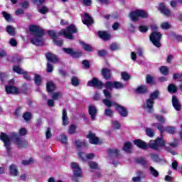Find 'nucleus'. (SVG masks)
I'll return each instance as SVG.
<instances>
[{"instance_id":"obj_1","label":"nucleus","mask_w":182,"mask_h":182,"mask_svg":"<svg viewBox=\"0 0 182 182\" xmlns=\"http://www.w3.org/2000/svg\"><path fill=\"white\" fill-rule=\"evenodd\" d=\"M28 31L33 36L31 39V43L36 46H43L45 45V40L43 39L45 31L42 28L37 25H31Z\"/></svg>"},{"instance_id":"obj_2","label":"nucleus","mask_w":182,"mask_h":182,"mask_svg":"<svg viewBox=\"0 0 182 182\" xmlns=\"http://www.w3.org/2000/svg\"><path fill=\"white\" fill-rule=\"evenodd\" d=\"M134 144L141 149L142 150H147V149H151L156 151H160V147L164 146V141L162 139L156 138L155 140H151L149 144L141 139L134 140Z\"/></svg>"},{"instance_id":"obj_3","label":"nucleus","mask_w":182,"mask_h":182,"mask_svg":"<svg viewBox=\"0 0 182 182\" xmlns=\"http://www.w3.org/2000/svg\"><path fill=\"white\" fill-rule=\"evenodd\" d=\"M87 86L94 87V89L101 90L103 87L112 90L114 87V82L112 81H107L105 83L100 81L97 77H92L91 80L87 81Z\"/></svg>"},{"instance_id":"obj_4","label":"nucleus","mask_w":182,"mask_h":182,"mask_svg":"<svg viewBox=\"0 0 182 182\" xmlns=\"http://www.w3.org/2000/svg\"><path fill=\"white\" fill-rule=\"evenodd\" d=\"M11 140H14V143L18 149H28L29 147V143H28V141L21 138L16 132L11 133Z\"/></svg>"},{"instance_id":"obj_5","label":"nucleus","mask_w":182,"mask_h":182,"mask_svg":"<svg viewBox=\"0 0 182 182\" xmlns=\"http://www.w3.org/2000/svg\"><path fill=\"white\" fill-rule=\"evenodd\" d=\"M159 96H160V92H159V90H155L150 94L149 98L146 100V104H144L143 107L144 109H146L148 113H153L154 100L159 99Z\"/></svg>"},{"instance_id":"obj_6","label":"nucleus","mask_w":182,"mask_h":182,"mask_svg":"<svg viewBox=\"0 0 182 182\" xmlns=\"http://www.w3.org/2000/svg\"><path fill=\"white\" fill-rule=\"evenodd\" d=\"M129 18L132 21V22H137L139 19H147L149 18V13L142 9H136L132 11L129 14Z\"/></svg>"},{"instance_id":"obj_7","label":"nucleus","mask_w":182,"mask_h":182,"mask_svg":"<svg viewBox=\"0 0 182 182\" xmlns=\"http://www.w3.org/2000/svg\"><path fill=\"white\" fill-rule=\"evenodd\" d=\"M73 33H77V28L74 24H70L66 29H61L59 32V35L64 36L66 39L73 41L75 36Z\"/></svg>"},{"instance_id":"obj_8","label":"nucleus","mask_w":182,"mask_h":182,"mask_svg":"<svg viewBox=\"0 0 182 182\" xmlns=\"http://www.w3.org/2000/svg\"><path fill=\"white\" fill-rule=\"evenodd\" d=\"M0 140L3 141L4 144V147L6 148L8 154H10L11 151H12V146H11V138H9V136H8V134H6V133L5 132H1Z\"/></svg>"},{"instance_id":"obj_9","label":"nucleus","mask_w":182,"mask_h":182,"mask_svg":"<svg viewBox=\"0 0 182 182\" xmlns=\"http://www.w3.org/2000/svg\"><path fill=\"white\" fill-rule=\"evenodd\" d=\"M162 35L160 32L154 31L149 36V39L151 42H152L153 45L156 46V48H161V43H160V40L161 39Z\"/></svg>"},{"instance_id":"obj_10","label":"nucleus","mask_w":182,"mask_h":182,"mask_svg":"<svg viewBox=\"0 0 182 182\" xmlns=\"http://www.w3.org/2000/svg\"><path fill=\"white\" fill-rule=\"evenodd\" d=\"M71 167L73 170L74 177L73 178V181L79 182L78 177H82V168L79 166V164L76 162L71 163Z\"/></svg>"},{"instance_id":"obj_11","label":"nucleus","mask_w":182,"mask_h":182,"mask_svg":"<svg viewBox=\"0 0 182 182\" xmlns=\"http://www.w3.org/2000/svg\"><path fill=\"white\" fill-rule=\"evenodd\" d=\"M63 51L71 56V58H73V59H79V58H81L82 55H83L82 51L74 50L72 48H63Z\"/></svg>"},{"instance_id":"obj_12","label":"nucleus","mask_w":182,"mask_h":182,"mask_svg":"<svg viewBox=\"0 0 182 182\" xmlns=\"http://www.w3.org/2000/svg\"><path fill=\"white\" fill-rule=\"evenodd\" d=\"M46 56V59L48 60V63H59V62H60V60L59 59V58H58V55L54 54L52 52H47L45 54Z\"/></svg>"},{"instance_id":"obj_13","label":"nucleus","mask_w":182,"mask_h":182,"mask_svg":"<svg viewBox=\"0 0 182 182\" xmlns=\"http://www.w3.org/2000/svg\"><path fill=\"white\" fill-rule=\"evenodd\" d=\"M114 109L121 117H127L129 116V110L125 107L120 105V104H117Z\"/></svg>"},{"instance_id":"obj_14","label":"nucleus","mask_w":182,"mask_h":182,"mask_svg":"<svg viewBox=\"0 0 182 182\" xmlns=\"http://www.w3.org/2000/svg\"><path fill=\"white\" fill-rule=\"evenodd\" d=\"M5 90L7 95H19L21 93L19 88L14 85H6Z\"/></svg>"},{"instance_id":"obj_15","label":"nucleus","mask_w":182,"mask_h":182,"mask_svg":"<svg viewBox=\"0 0 182 182\" xmlns=\"http://www.w3.org/2000/svg\"><path fill=\"white\" fill-rule=\"evenodd\" d=\"M97 113H98V110H97V107H96V106L90 105L88 107V114H90L92 122H94V120H96Z\"/></svg>"},{"instance_id":"obj_16","label":"nucleus","mask_w":182,"mask_h":182,"mask_svg":"<svg viewBox=\"0 0 182 182\" xmlns=\"http://www.w3.org/2000/svg\"><path fill=\"white\" fill-rule=\"evenodd\" d=\"M87 139H89V143L90 144H99V141H100L99 137L96 136V134L92 133V132H88Z\"/></svg>"},{"instance_id":"obj_17","label":"nucleus","mask_w":182,"mask_h":182,"mask_svg":"<svg viewBox=\"0 0 182 182\" xmlns=\"http://www.w3.org/2000/svg\"><path fill=\"white\" fill-rule=\"evenodd\" d=\"M158 9L161 12V14L165 15V16H170V15H171V11H170V9L166 7L164 3H159Z\"/></svg>"},{"instance_id":"obj_18","label":"nucleus","mask_w":182,"mask_h":182,"mask_svg":"<svg viewBox=\"0 0 182 182\" xmlns=\"http://www.w3.org/2000/svg\"><path fill=\"white\" fill-rule=\"evenodd\" d=\"M101 75L105 80H110V79H112V70L109 68H102L101 70Z\"/></svg>"},{"instance_id":"obj_19","label":"nucleus","mask_w":182,"mask_h":182,"mask_svg":"<svg viewBox=\"0 0 182 182\" xmlns=\"http://www.w3.org/2000/svg\"><path fill=\"white\" fill-rule=\"evenodd\" d=\"M95 21L92 16H90L87 13H85V18L82 20V23H84V25H87V26H90L91 25H93Z\"/></svg>"},{"instance_id":"obj_20","label":"nucleus","mask_w":182,"mask_h":182,"mask_svg":"<svg viewBox=\"0 0 182 182\" xmlns=\"http://www.w3.org/2000/svg\"><path fill=\"white\" fill-rule=\"evenodd\" d=\"M172 105L175 110H177V112H180V110H181V104H180V101H178L177 97L174 95L172 97Z\"/></svg>"},{"instance_id":"obj_21","label":"nucleus","mask_w":182,"mask_h":182,"mask_svg":"<svg viewBox=\"0 0 182 182\" xmlns=\"http://www.w3.org/2000/svg\"><path fill=\"white\" fill-rule=\"evenodd\" d=\"M147 92H149V88L146 85H141L136 89V93L137 95H145Z\"/></svg>"},{"instance_id":"obj_22","label":"nucleus","mask_w":182,"mask_h":182,"mask_svg":"<svg viewBox=\"0 0 182 182\" xmlns=\"http://www.w3.org/2000/svg\"><path fill=\"white\" fill-rule=\"evenodd\" d=\"M97 36L103 41H109V39H110V34H109L107 31H99L97 32Z\"/></svg>"},{"instance_id":"obj_23","label":"nucleus","mask_w":182,"mask_h":182,"mask_svg":"<svg viewBox=\"0 0 182 182\" xmlns=\"http://www.w3.org/2000/svg\"><path fill=\"white\" fill-rule=\"evenodd\" d=\"M158 139H161L162 141H164V146H160V151H162V149L163 147L164 148V149L166 150V151H168V153H171V154H173L174 156V154H176V151H174L173 150V149H171V147L170 146H166V141H164V139L163 138H160V137H158Z\"/></svg>"},{"instance_id":"obj_24","label":"nucleus","mask_w":182,"mask_h":182,"mask_svg":"<svg viewBox=\"0 0 182 182\" xmlns=\"http://www.w3.org/2000/svg\"><path fill=\"white\" fill-rule=\"evenodd\" d=\"M55 90L56 85H55V83H53V82L50 81L46 83V91L48 92V93H53Z\"/></svg>"},{"instance_id":"obj_25","label":"nucleus","mask_w":182,"mask_h":182,"mask_svg":"<svg viewBox=\"0 0 182 182\" xmlns=\"http://www.w3.org/2000/svg\"><path fill=\"white\" fill-rule=\"evenodd\" d=\"M62 120H63V123H62L63 126H68V124H69V117H68V112L65 109H63Z\"/></svg>"},{"instance_id":"obj_26","label":"nucleus","mask_w":182,"mask_h":182,"mask_svg":"<svg viewBox=\"0 0 182 182\" xmlns=\"http://www.w3.org/2000/svg\"><path fill=\"white\" fill-rule=\"evenodd\" d=\"M74 143L75 144L77 150H79V149H82V147H87V144L85 141H82L80 139H75L74 141Z\"/></svg>"},{"instance_id":"obj_27","label":"nucleus","mask_w":182,"mask_h":182,"mask_svg":"<svg viewBox=\"0 0 182 182\" xmlns=\"http://www.w3.org/2000/svg\"><path fill=\"white\" fill-rule=\"evenodd\" d=\"M9 168L11 176H13V177H16L18 176V168L15 164L10 165Z\"/></svg>"},{"instance_id":"obj_28","label":"nucleus","mask_w":182,"mask_h":182,"mask_svg":"<svg viewBox=\"0 0 182 182\" xmlns=\"http://www.w3.org/2000/svg\"><path fill=\"white\" fill-rule=\"evenodd\" d=\"M135 162L137 164H141V166H143V167H147V164H149V162H147V160L143 156L136 158L135 159Z\"/></svg>"},{"instance_id":"obj_29","label":"nucleus","mask_w":182,"mask_h":182,"mask_svg":"<svg viewBox=\"0 0 182 182\" xmlns=\"http://www.w3.org/2000/svg\"><path fill=\"white\" fill-rule=\"evenodd\" d=\"M80 45L82 46V49L85 50V52H93L94 49L90 44H87L85 43V41H81Z\"/></svg>"},{"instance_id":"obj_30","label":"nucleus","mask_w":182,"mask_h":182,"mask_svg":"<svg viewBox=\"0 0 182 182\" xmlns=\"http://www.w3.org/2000/svg\"><path fill=\"white\" fill-rule=\"evenodd\" d=\"M107 153H108V156H112V154H114L116 159H119V157H120V151H119V149H109L107 150Z\"/></svg>"},{"instance_id":"obj_31","label":"nucleus","mask_w":182,"mask_h":182,"mask_svg":"<svg viewBox=\"0 0 182 182\" xmlns=\"http://www.w3.org/2000/svg\"><path fill=\"white\" fill-rule=\"evenodd\" d=\"M103 104L107 107H112V106H115V107L117 106V102L110 101L109 99H104L102 100Z\"/></svg>"},{"instance_id":"obj_32","label":"nucleus","mask_w":182,"mask_h":182,"mask_svg":"<svg viewBox=\"0 0 182 182\" xmlns=\"http://www.w3.org/2000/svg\"><path fill=\"white\" fill-rule=\"evenodd\" d=\"M146 80L147 85H150V86H153V85H156L154 77L151 76L150 74L146 75Z\"/></svg>"},{"instance_id":"obj_33","label":"nucleus","mask_w":182,"mask_h":182,"mask_svg":"<svg viewBox=\"0 0 182 182\" xmlns=\"http://www.w3.org/2000/svg\"><path fill=\"white\" fill-rule=\"evenodd\" d=\"M168 92L173 95V93L177 92V86L174 84H169L168 86Z\"/></svg>"},{"instance_id":"obj_34","label":"nucleus","mask_w":182,"mask_h":182,"mask_svg":"<svg viewBox=\"0 0 182 182\" xmlns=\"http://www.w3.org/2000/svg\"><path fill=\"white\" fill-rule=\"evenodd\" d=\"M167 132L169 134H174L176 133V127H164V133Z\"/></svg>"},{"instance_id":"obj_35","label":"nucleus","mask_w":182,"mask_h":182,"mask_svg":"<svg viewBox=\"0 0 182 182\" xmlns=\"http://www.w3.org/2000/svg\"><path fill=\"white\" fill-rule=\"evenodd\" d=\"M34 83L36 86H41L42 85V77L39 74L35 75Z\"/></svg>"},{"instance_id":"obj_36","label":"nucleus","mask_w":182,"mask_h":182,"mask_svg":"<svg viewBox=\"0 0 182 182\" xmlns=\"http://www.w3.org/2000/svg\"><path fill=\"white\" fill-rule=\"evenodd\" d=\"M132 143L130 141H127L124 143L122 150H124L127 153H130V150H132Z\"/></svg>"},{"instance_id":"obj_37","label":"nucleus","mask_w":182,"mask_h":182,"mask_svg":"<svg viewBox=\"0 0 182 182\" xmlns=\"http://www.w3.org/2000/svg\"><path fill=\"white\" fill-rule=\"evenodd\" d=\"M159 72L164 76H167V75H168L170 73V70H168V66H161L159 68Z\"/></svg>"},{"instance_id":"obj_38","label":"nucleus","mask_w":182,"mask_h":182,"mask_svg":"<svg viewBox=\"0 0 182 182\" xmlns=\"http://www.w3.org/2000/svg\"><path fill=\"white\" fill-rule=\"evenodd\" d=\"M2 15L6 22H11L14 21L12 16L10 14H8L6 11H2Z\"/></svg>"},{"instance_id":"obj_39","label":"nucleus","mask_w":182,"mask_h":182,"mask_svg":"<svg viewBox=\"0 0 182 182\" xmlns=\"http://www.w3.org/2000/svg\"><path fill=\"white\" fill-rule=\"evenodd\" d=\"M23 119L25 122H31L32 120V113L26 112L23 114Z\"/></svg>"},{"instance_id":"obj_40","label":"nucleus","mask_w":182,"mask_h":182,"mask_svg":"<svg viewBox=\"0 0 182 182\" xmlns=\"http://www.w3.org/2000/svg\"><path fill=\"white\" fill-rule=\"evenodd\" d=\"M153 127H156L158 130H159L161 134H163L164 133V127L162 126L160 123H153L152 124Z\"/></svg>"},{"instance_id":"obj_41","label":"nucleus","mask_w":182,"mask_h":182,"mask_svg":"<svg viewBox=\"0 0 182 182\" xmlns=\"http://www.w3.org/2000/svg\"><path fill=\"white\" fill-rule=\"evenodd\" d=\"M13 71L14 73H17L18 75H23V73L25 72L21 67L18 65H14L13 67Z\"/></svg>"},{"instance_id":"obj_42","label":"nucleus","mask_w":182,"mask_h":182,"mask_svg":"<svg viewBox=\"0 0 182 182\" xmlns=\"http://www.w3.org/2000/svg\"><path fill=\"white\" fill-rule=\"evenodd\" d=\"M149 171L151 176H153V177L157 178L159 177V176H160L159 171L156 170L153 166L149 167Z\"/></svg>"},{"instance_id":"obj_43","label":"nucleus","mask_w":182,"mask_h":182,"mask_svg":"<svg viewBox=\"0 0 182 182\" xmlns=\"http://www.w3.org/2000/svg\"><path fill=\"white\" fill-rule=\"evenodd\" d=\"M6 32L11 36H15V28L12 26L9 25L6 26Z\"/></svg>"},{"instance_id":"obj_44","label":"nucleus","mask_w":182,"mask_h":182,"mask_svg":"<svg viewBox=\"0 0 182 182\" xmlns=\"http://www.w3.org/2000/svg\"><path fill=\"white\" fill-rule=\"evenodd\" d=\"M47 32H48V34L49 35V36L51 38V39H53V41L55 38H58V36H61L60 34H59V33H58V35H57L56 32H55L54 31H52V30H48Z\"/></svg>"},{"instance_id":"obj_45","label":"nucleus","mask_w":182,"mask_h":182,"mask_svg":"<svg viewBox=\"0 0 182 182\" xmlns=\"http://www.w3.org/2000/svg\"><path fill=\"white\" fill-rule=\"evenodd\" d=\"M104 114L105 116H107V117H113L114 116L113 110H112V109L110 108H107L105 109Z\"/></svg>"},{"instance_id":"obj_46","label":"nucleus","mask_w":182,"mask_h":182,"mask_svg":"<svg viewBox=\"0 0 182 182\" xmlns=\"http://www.w3.org/2000/svg\"><path fill=\"white\" fill-rule=\"evenodd\" d=\"M53 42L54 45H56V46H60V47L63 46V40L59 39V38H58V37L54 38L53 40Z\"/></svg>"},{"instance_id":"obj_47","label":"nucleus","mask_w":182,"mask_h":182,"mask_svg":"<svg viewBox=\"0 0 182 182\" xmlns=\"http://www.w3.org/2000/svg\"><path fill=\"white\" fill-rule=\"evenodd\" d=\"M88 166L91 170H97L99 168V165L95 161L89 162Z\"/></svg>"},{"instance_id":"obj_48","label":"nucleus","mask_w":182,"mask_h":182,"mask_svg":"<svg viewBox=\"0 0 182 182\" xmlns=\"http://www.w3.org/2000/svg\"><path fill=\"white\" fill-rule=\"evenodd\" d=\"M60 139L59 141L63 144H67L68 143V136L65 134H61L60 135Z\"/></svg>"},{"instance_id":"obj_49","label":"nucleus","mask_w":182,"mask_h":182,"mask_svg":"<svg viewBox=\"0 0 182 182\" xmlns=\"http://www.w3.org/2000/svg\"><path fill=\"white\" fill-rule=\"evenodd\" d=\"M113 86H114V89H123L124 87V84H123L119 81H114Z\"/></svg>"},{"instance_id":"obj_50","label":"nucleus","mask_w":182,"mask_h":182,"mask_svg":"<svg viewBox=\"0 0 182 182\" xmlns=\"http://www.w3.org/2000/svg\"><path fill=\"white\" fill-rule=\"evenodd\" d=\"M154 117L157 119L159 123H161L162 124H164V123H166V119H164V117H163L162 115L155 114Z\"/></svg>"},{"instance_id":"obj_51","label":"nucleus","mask_w":182,"mask_h":182,"mask_svg":"<svg viewBox=\"0 0 182 182\" xmlns=\"http://www.w3.org/2000/svg\"><path fill=\"white\" fill-rule=\"evenodd\" d=\"M80 83V82L79 81V79H77L76 76H73L71 78V85H73V86H79Z\"/></svg>"},{"instance_id":"obj_52","label":"nucleus","mask_w":182,"mask_h":182,"mask_svg":"<svg viewBox=\"0 0 182 182\" xmlns=\"http://www.w3.org/2000/svg\"><path fill=\"white\" fill-rule=\"evenodd\" d=\"M76 133V125L71 124L68 129V134H75Z\"/></svg>"},{"instance_id":"obj_53","label":"nucleus","mask_w":182,"mask_h":182,"mask_svg":"<svg viewBox=\"0 0 182 182\" xmlns=\"http://www.w3.org/2000/svg\"><path fill=\"white\" fill-rule=\"evenodd\" d=\"M146 133L148 137H154V131L151 128H146Z\"/></svg>"},{"instance_id":"obj_54","label":"nucleus","mask_w":182,"mask_h":182,"mask_svg":"<svg viewBox=\"0 0 182 182\" xmlns=\"http://www.w3.org/2000/svg\"><path fill=\"white\" fill-rule=\"evenodd\" d=\"M53 65L50 63H47L46 64V72L47 73H52L53 72Z\"/></svg>"},{"instance_id":"obj_55","label":"nucleus","mask_w":182,"mask_h":182,"mask_svg":"<svg viewBox=\"0 0 182 182\" xmlns=\"http://www.w3.org/2000/svg\"><path fill=\"white\" fill-rule=\"evenodd\" d=\"M122 77L123 80H124L125 82H127V80H129V79L132 78V76H130V75H129V73H127L126 72H122Z\"/></svg>"},{"instance_id":"obj_56","label":"nucleus","mask_w":182,"mask_h":182,"mask_svg":"<svg viewBox=\"0 0 182 182\" xmlns=\"http://www.w3.org/2000/svg\"><path fill=\"white\" fill-rule=\"evenodd\" d=\"M139 31L141 33H146V32H147V31H149V27H147V26L141 25L139 26Z\"/></svg>"},{"instance_id":"obj_57","label":"nucleus","mask_w":182,"mask_h":182,"mask_svg":"<svg viewBox=\"0 0 182 182\" xmlns=\"http://www.w3.org/2000/svg\"><path fill=\"white\" fill-rule=\"evenodd\" d=\"M18 136H26L28 134V131L26 130V128L21 127L18 131Z\"/></svg>"},{"instance_id":"obj_58","label":"nucleus","mask_w":182,"mask_h":182,"mask_svg":"<svg viewBox=\"0 0 182 182\" xmlns=\"http://www.w3.org/2000/svg\"><path fill=\"white\" fill-rule=\"evenodd\" d=\"M109 49L112 51L119 50V45H117V43H113L112 44L110 45Z\"/></svg>"},{"instance_id":"obj_59","label":"nucleus","mask_w":182,"mask_h":182,"mask_svg":"<svg viewBox=\"0 0 182 182\" xmlns=\"http://www.w3.org/2000/svg\"><path fill=\"white\" fill-rule=\"evenodd\" d=\"M86 156L87 154L83 151L78 152V156L82 161H86Z\"/></svg>"},{"instance_id":"obj_60","label":"nucleus","mask_w":182,"mask_h":182,"mask_svg":"<svg viewBox=\"0 0 182 182\" xmlns=\"http://www.w3.org/2000/svg\"><path fill=\"white\" fill-rule=\"evenodd\" d=\"M9 44L13 48H16V46H18V41H16V39L15 38H11L9 41Z\"/></svg>"},{"instance_id":"obj_61","label":"nucleus","mask_w":182,"mask_h":182,"mask_svg":"<svg viewBox=\"0 0 182 182\" xmlns=\"http://www.w3.org/2000/svg\"><path fill=\"white\" fill-rule=\"evenodd\" d=\"M22 109V107H18L15 112H14V116H16V117L18 119V117H21V109Z\"/></svg>"},{"instance_id":"obj_62","label":"nucleus","mask_w":182,"mask_h":182,"mask_svg":"<svg viewBox=\"0 0 182 182\" xmlns=\"http://www.w3.org/2000/svg\"><path fill=\"white\" fill-rule=\"evenodd\" d=\"M54 100H58L59 97H62V93L60 92H54L52 96Z\"/></svg>"},{"instance_id":"obj_63","label":"nucleus","mask_w":182,"mask_h":182,"mask_svg":"<svg viewBox=\"0 0 182 182\" xmlns=\"http://www.w3.org/2000/svg\"><path fill=\"white\" fill-rule=\"evenodd\" d=\"M40 14H42V15H45V14H48L49 12V9L46 6H43L41 9L39 10Z\"/></svg>"},{"instance_id":"obj_64","label":"nucleus","mask_w":182,"mask_h":182,"mask_svg":"<svg viewBox=\"0 0 182 182\" xmlns=\"http://www.w3.org/2000/svg\"><path fill=\"white\" fill-rule=\"evenodd\" d=\"M104 96L106 97L105 99H112V94L109 90H103Z\"/></svg>"}]
</instances>
